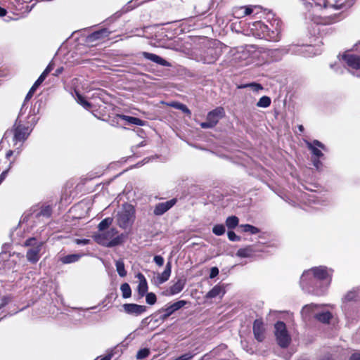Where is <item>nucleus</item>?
<instances>
[{"label": "nucleus", "mask_w": 360, "mask_h": 360, "mask_svg": "<svg viewBox=\"0 0 360 360\" xmlns=\"http://www.w3.org/2000/svg\"><path fill=\"white\" fill-rule=\"evenodd\" d=\"M332 271L326 266L311 268L303 272L300 278V286L303 290L316 295H322L331 281Z\"/></svg>", "instance_id": "nucleus-1"}, {"label": "nucleus", "mask_w": 360, "mask_h": 360, "mask_svg": "<svg viewBox=\"0 0 360 360\" xmlns=\"http://www.w3.org/2000/svg\"><path fill=\"white\" fill-rule=\"evenodd\" d=\"M21 117L18 115L16 121L13 125L11 132H13V141L16 145L18 143H22L29 136L32 131L33 127L37 124V119L33 117L31 121H28L30 125H24L21 123ZM22 144H20L21 146Z\"/></svg>", "instance_id": "nucleus-2"}, {"label": "nucleus", "mask_w": 360, "mask_h": 360, "mask_svg": "<svg viewBox=\"0 0 360 360\" xmlns=\"http://www.w3.org/2000/svg\"><path fill=\"white\" fill-rule=\"evenodd\" d=\"M221 54L220 43L218 41H209L200 53L198 60L203 63L212 64Z\"/></svg>", "instance_id": "nucleus-3"}, {"label": "nucleus", "mask_w": 360, "mask_h": 360, "mask_svg": "<svg viewBox=\"0 0 360 360\" xmlns=\"http://www.w3.org/2000/svg\"><path fill=\"white\" fill-rule=\"evenodd\" d=\"M96 242L105 247H115L123 242V234H118L116 229L111 228L109 230L98 233L94 236Z\"/></svg>", "instance_id": "nucleus-4"}, {"label": "nucleus", "mask_w": 360, "mask_h": 360, "mask_svg": "<svg viewBox=\"0 0 360 360\" xmlns=\"http://www.w3.org/2000/svg\"><path fill=\"white\" fill-rule=\"evenodd\" d=\"M314 45L311 41L309 44L296 45L290 44L285 47L278 49V51L282 54L292 53L295 55H302L305 57H310L316 54Z\"/></svg>", "instance_id": "nucleus-5"}, {"label": "nucleus", "mask_w": 360, "mask_h": 360, "mask_svg": "<svg viewBox=\"0 0 360 360\" xmlns=\"http://www.w3.org/2000/svg\"><path fill=\"white\" fill-rule=\"evenodd\" d=\"M135 219V209L130 204L123 205L122 210L118 212L117 216V224L120 228L127 229L130 227Z\"/></svg>", "instance_id": "nucleus-6"}, {"label": "nucleus", "mask_w": 360, "mask_h": 360, "mask_svg": "<svg viewBox=\"0 0 360 360\" xmlns=\"http://www.w3.org/2000/svg\"><path fill=\"white\" fill-rule=\"evenodd\" d=\"M274 328L278 344L283 348L287 347L290 342V337L288 333L285 323L278 321L275 323Z\"/></svg>", "instance_id": "nucleus-7"}, {"label": "nucleus", "mask_w": 360, "mask_h": 360, "mask_svg": "<svg viewBox=\"0 0 360 360\" xmlns=\"http://www.w3.org/2000/svg\"><path fill=\"white\" fill-rule=\"evenodd\" d=\"M304 142L308 149L311 150L313 158H321L323 157V153L321 152V149L324 151L327 150L324 144L318 140H314L312 142L304 141Z\"/></svg>", "instance_id": "nucleus-8"}, {"label": "nucleus", "mask_w": 360, "mask_h": 360, "mask_svg": "<svg viewBox=\"0 0 360 360\" xmlns=\"http://www.w3.org/2000/svg\"><path fill=\"white\" fill-rule=\"evenodd\" d=\"M270 26H268L267 31L263 34H259L260 38H264L266 40L271 41H278L281 39V28L278 27V22L276 27L273 24H270Z\"/></svg>", "instance_id": "nucleus-9"}, {"label": "nucleus", "mask_w": 360, "mask_h": 360, "mask_svg": "<svg viewBox=\"0 0 360 360\" xmlns=\"http://www.w3.org/2000/svg\"><path fill=\"white\" fill-rule=\"evenodd\" d=\"M258 252H265V250L264 248H260L259 245H248L243 248H240L236 252V256L241 258H249L252 257Z\"/></svg>", "instance_id": "nucleus-10"}, {"label": "nucleus", "mask_w": 360, "mask_h": 360, "mask_svg": "<svg viewBox=\"0 0 360 360\" xmlns=\"http://www.w3.org/2000/svg\"><path fill=\"white\" fill-rule=\"evenodd\" d=\"M176 203V198L171 199L166 202H159L155 205L153 214L155 216H161L171 209Z\"/></svg>", "instance_id": "nucleus-11"}, {"label": "nucleus", "mask_w": 360, "mask_h": 360, "mask_svg": "<svg viewBox=\"0 0 360 360\" xmlns=\"http://www.w3.org/2000/svg\"><path fill=\"white\" fill-rule=\"evenodd\" d=\"M111 31L106 28H103L99 30L95 31L86 37V41L89 44H93L99 40H103L108 37Z\"/></svg>", "instance_id": "nucleus-12"}, {"label": "nucleus", "mask_w": 360, "mask_h": 360, "mask_svg": "<svg viewBox=\"0 0 360 360\" xmlns=\"http://www.w3.org/2000/svg\"><path fill=\"white\" fill-rule=\"evenodd\" d=\"M186 283V280L184 278H178L177 281L169 289L163 292L166 296H172L176 295L181 292L184 288Z\"/></svg>", "instance_id": "nucleus-13"}, {"label": "nucleus", "mask_w": 360, "mask_h": 360, "mask_svg": "<svg viewBox=\"0 0 360 360\" xmlns=\"http://www.w3.org/2000/svg\"><path fill=\"white\" fill-rule=\"evenodd\" d=\"M122 307L125 313L136 316L141 315L146 311V306L137 304H124Z\"/></svg>", "instance_id": "nucleus-14"}, {"label": "nucleus", "mask_w": 360, "mask_h": 360, "mask_svg": "<svg viewBox=\"0 0 360 360\" xmlns=\"http://www.w3.org/2000/svg\"><path fill=\"white\" fill-rule=\"evenodd\" d=\"M345 63L352 69H360V56L352 53H345L342 56Z\"/></svg>", "instance_id": "nucleus-15"}, {"label": "nucleus", "mask_w": 360, "mask_h": 360, "mask_svg": "<svg viewBox=\"0 0 360 360\" xmlns=\"http://www.w3.org/2000/svg\"><path fill=\"white\" fill-rule=\"evenodd\" d=\"M141 55L145 59L149 60L162 66L172 67V64L169 62L156 54L143 51L141 53Z\"/></svg>", "instance_id": "nucleus-16"}, {"label": "nucleus", "mask_w": 360, "mask_h": 360, "mask_svg": "<svg viewBox=\"0 0 360 360\" xmlns=\"http://www.w3.org/2000/svg\"><path fill=\"white\" fill-rule=\"evenodd\" d=\"M224 116V110L222 107H217L208 112L207 119L214 126L217 124L219 120Z\"/></svg>", "instance_id": "nucleus-17"}, {"label": "nucleus", "mask_w": 360, "mask_h": 360, "mask_svg": "<svg viewBox=\"0 0 360 360\" xmlns=\"http://www.w3.org/2000/svg\"><path fill=\"white\" fill-rule=\"evenodd\" d=\"M256 8L252 6L235 7L233 10V15L236 18H242L250 15Z\"/></svg>", "instance_id": "nucleus-18"}, {"label": "nucleus", "mask_w": 360, "mask_h": 360, "mask_svg": "<svg viewBox=\"0 0 360 360\" xmlns=\"http://www.w3.org/2000/svg\"><path fill=\"white\" fill-rule=\"evenodd\" d=\"M41 248L42 246H40V244L37 247L29 248L26 253L27 260L32 264L37 263L40 259Z\"/></svg>", "instance_id": "nucleus-19"}, {"label": "nucleus", "mask_w": 360, "mask_h": 360, "mask_svg": "<svg viewBox=\"0 0 360 360\" xmlns=\"http://www.w3.org/2000/svg\"><path fill=\"white\" fill-rule=\"evenodd\" d=\"M254 336L257 340L262 342L264 339V329L263 323L260 320H255L253 323Z\"/></svg>", "instance_id": "nucleus-20"}, {"label": "nucleus", "mask_w": 360, "mask_h": 360, "mask_svg": "<svg viewBox=\"0 0 360 360\" xmlns=\"http://www.w3.org/2000/svg\"><path fill=\"white\" fill-rule=\"evenodd\" d=\"M268 26L261 21H255L252 23L250 29L255 36L260 38L259 34H263L267 31Z\"/></svg>", "instance_id": "nucleus-21"}, {"label": "nucleus", "mask_w": 360, "mask_h": 360, "mask_svg": "<svg viewBox=\"0 0 360 360\" xmlns=\"http://www.w3.org/2000/svg\"><path fill=\"white\" fill-rule=\"evenodd\" d=\"M136 277L138 278L139 281L138 287H137L138 293H139V296L141 297H142L146 295V293L148 291L147 281H146L145 276H143V274H142L141 273H139L136 275Z\"/></svg>", "instance_id": "nucleus-22"}, {"label": "nucleus", "mask_w": 360, "mask_h": 360, "mask_svg": "<svg viewBox=\"0 0 360 360\" xmlns=\"http://www.w3.org/2000/svg\"><path fill=\"white\" fill-rule=\"evenodd\" d=\"M186 304L187 301L186 300H179L165 308L161 309V311H167V313L171 316L175 311L184 307Z\"/></svg>", "instance_id": "nucleus-23"}, {"label": "nucleus", "mask_w": 360, "mask_h": 360, "mask_svg": "<svg viewBox=\"0 0 360 360\" xmlns=\"http://www.w3.org/2000/svg\"><path fill=\"white\" fill-rule=\"evenodd\" d=\"M225 294V290L224 287L219 284L216 285L210 290L206 295V298H215L217 296H223Z\"/></svg>", "instance_id": "nucleus-24"}, {"label": "nucleus", "mask_w": 360, "mask_h": 360, "mask_svg": "<svg viewBox=\"0 0 360 360\" xmlns=\"http://www.w3.org/2000/svg\"><path fill=\"white\" fill-rule=\"evenodd\" d=\"M117 117L122 120L127 121L129 124L137 126H143L145 124V121L138 117L128 116L125 115H117Z\"/></svg>", "instance_id": "nucleus-25"}, {"label": "nucleus", "mask_w": 360, "mask_h": 360, "mask_svg": "<svg viewBox=\"0 0 360 360\" xmlns=\"http://www.w3.org/2000/svg\"><path fill=\"white\" fill-rule=\"evenodd\" d=\"M319 307L317 304H309L305 305L302 311L301 314L304 319H307L310 317L311 315L315 311V310Z\"/></svg>", "instance_id": "nucleus-26"}, {"label": "nucleus", "mask_w": 360, "mask_h": 360, "mask_svg": "<svg viewBox=\"0 0 360 360\" xmlns=\"http://www.w3.org/2000/svg\"><path fill=\"white\" fill-rule=\"evenodd\" d=\"M38 87L35 86V85H32L28 93L27 94L24 102L22 105V107L20 110V116H22V115L25 112L28 106L27 105V102L33 96L34 93Z\"/></svg>", "instance_id": "nucleus-27"}, {"label": "nucleus", "mask_w": 360, "mask_h": 360, "mask_svg": "<svg viewBox=\"0 0 360 360\" xmlns=\"http://www.w3.org/2000/svg\"><path fill=\"white\" fill-rule=\"evenodd\" d=\"M81 257H82V255H80V254H70V255H65L63 257H60L59 260L63 264H68L75 263V262L79 261V259Z\"/></svg>", "instance_id": "nucleus-28"}, {"label": "nucleus", "mask_w": 360, "mask_h": 360, "mask_svg": "<svg viewBox=\"0 0 360 360\" xmlns=\"http://www.w3.org/2000/svg\"><path fill=\"white\" fill-rule=\"evenodd\" d=\"M314 317L316 319H317L319 321L323 323H328L330 319H332L333 316L330 311H326L315 314Z\"/></svg>", "instance_id": "nucleus-29"}, {"label": "nucleus", "mask_w": 360, "mask_h": 360, "mask_svg": "<svg viewBox=\"0 0 360 360\" xmlns=\"http://www.w3.org/2000/svg\"><path fill=\"white\" fill-rule=\"evenodd\" d=\"M171 271H172V265H171V263L169 262L167 263L164 271L161 274V275H160L158 277L159 283H163L165 281H167L170 276Z\"/></svg>", "instance_id": "nucleus-30"}, {"label": "nucleus", "mask_w": 360, "mask_h": 360, "mask_svg": "<svg viewBox=\"0 0 360 360\" xmlns=\"http://www.w3.org/2000/svg\"><path fill=\"white\" fill-rule=\"evenodd\" d=\"M52 214V208L50 205L42 206L40 210L35 213V217L39 218L41 217L49 218Z\"/></svg>", "instance_id": "nucleus-31"}, {"label": "nucleus", "mask_w": 360, "mask_h": 360, "mask_svg": "<svg viewBox=\"0 0 360 360\" xmlns=\"http://www.w3.org/2000/svg\"><path fill=\"white\" fill-rule=\"evenodd\" d=\"M360 297L359 295V289H354L351 291H349L347 295L345 296L344 300L345 302H356L359 298Z\"/></svg>", "instance_id": "nucleus-32"}, {"label": "nucleus", "mask_w": 360, "mask_h": 360, "mask_svg": "<svg viewBox=\"0 0 360 360\" xmlns=\"http://www.w3.org/2000/svg\"><path fill=\"white\" fill-rule=\"evenodd\" d=\"M335 4H330V6L331 7H333L336 9H341V8H349L352 4H353V2H349V1H345V2H341L342 0H333Z\"/></svg>", "instance_id": "nucleus-33"}, {"label": "nucleus", "mask_w": 360, "mask_h": 360, "mask_svg": "<svg viewBox=\"0 0 360 360\" xmlns=\"http://www.w3.org/2000/svg\"><path fill=\"white\" fill-rule=\"evenodd\" d=\"M239 89H246V88H250L253 91L258 92L260 90L263 89V86L258 83L256 82H251V83H247L245 84H242L238 86Z\"/></svg>", "instance_id": "nucleus-34"}, {"label": "nucleus", "mask_w": 360, "mask_h": 360, "mask_svg": "<svg viewBox=\"0 0 360 360\" xmlns=\"http://www.w3.org/2000/svg\"><path fill=\"white\" fill-rule=\"evenodd\" d=\"M239 219L236 216H231L226 219V226L229 229H233L238 225Z\"/></svg>", "instance_id": "nucleus-35"}, {"label": "nucleus", "mask_w": 360, "mask_h": 360, "mask_svg": "<svg viewBox=\"0 0 360 360\" xmlns=\"http://www.w3.org/2000/svg\"><path fill=\"white\" fill-rule=\"evenodd\" d=\"M113 219L110 217H107L103 219L98 225V229L100 231L103 232L107 229L112 223Z\"/></svg>", "instance_id": "nucleus-36"}, {"label": "nucleus", "mask_w": 360, "mask_h": 360, "mask_svg": "<svg viewBox=\"0 0 360 360\" xmlns=\"http://www.w3.org/2000/svg\"><path fill=\"white\" fill-rule=\"evenodd\" d=\"M40 244V246H43L44 243L38 240L36 238H29L25 241L24 245L26 247L34 248L37 247Z\"/></svg>", "instance_id": "nucleus-37"}, {"label": "nucleus", "mask_w": 360, "mask_h": 360, "mask_svg": "<svg viewBox=\"0 0 360 360\" xmlns=\"http://www.w3.org/2000/svg\"><path fill=\"white\" fill-rule=\"evenodd\" d=\"M116 270L121 277H124L127 275V271L124 268V264L122 260H117L115 262Z\"/></svg>", "instance_id": "nucleus-38"}, {"label": "nucleus", "mask_w": 360, "mask_h": 360, "mask_svg": "<svg viewBox=\"0 0 360 360\" xmlns=\"http://www.w3.org/2000/svg\"><path fill=\"white\" fill-rule=\"evenodd\" d=\"M170 106L180 110L184 113L190 115L191 114V110L187 108V106L183 103H179V102H172L169 104Z\"/></svg>", "instance_id": "nucleus-39"}, {"label": "nucleus", "mask_w": 360, "mask_h": 360, "mask_svg": "<svg viewBox=\"0 0 360 360\" xmlns=\"http://www.w3.org/2000/svg\"><path fill=\"white\" fill-rule=\"evenodd\" d=\"M240 227L242 228L243 231L249 232L251 234H257L259 232V229L258 228L250 224H241Z\"/></svg>", "instance_id": "nucleus-40"}, {"label": "nucleus", "mask_w": 360, "mask_h": 360, "mask_svg": "<svg viewBox=\"0 0 360 360\" xmlns=\"http://www.w3.org/2000/svg\"><path fill=\"white\" fill-rule=\"evenodd\" d=\"M120 290L122 293V297L124 298H129L131 295V290L129 285L127 283H124L121 285Z\"/></svg>", "instance_id": "nucleus-41"}, {"label": "nucleus", "mask_w": 360, "mask_h": 360, "mask_svg": "<svg viewBox=\"0 0 360 360\" xmlns=\"http://www.w3.org/2000/svg\"><path fill=\"white\" fill-rule=\"evenodd\" d=\"M77 101L85 109L89 110L91 108V103L85 100L79 94L77 93Z\"/></svg>", "instance_id": "nucleus-42"}, {"label": "nucleus", "mask_w": 360, "mask_h": 360, "mask_svg": "<svg viewBox=\"0 0 360 360\" xmlns=\"http://www.w3.org/2000/svg\"><path fill=\"white\" fill-rule=\"evenodd\" d=\"M271 104V98L269 96H264L259 98L257 105L260 108H267Z\"/></svg>", "instance_id": "nucleus-43"}, {"label": "nucleus", "mask_w": 360, "mask_h": 360, "mask_svg": "<svg viewBox=\"0 0 360 360\" xmlns=\"http://www.w3.org/2000/svg\"><path fill=\"white\" fill-rule=\"evenodd\" d=\"M150 353V349L148 348L141 349L138 351L136 357L137 359H139V360L143 359L148 357L149 356Z\"/></svg>", "instance_id": "nucleus-44"}, {"label": "nucleus", "mask_w": 360, "mask_h": 360, "mask_svg": "<svg viewBox=\"0 0 360 360\" xmlns=\"http://www.w3.org/2000/svg\"><path fill=\"white\" fill-rule=\"evenodd\" d=\"M225 227L223 224H216L212 228V232L216 236H222L225 233Z\"/></svg>", "instance_id": "nucleus-45"}, {"label": "nucleus", "mask_w": 360, "mask_h": 360, "mask_svg": "<svg viewBox=\"0 0 360 360\" xmlns=\"http://www.w3.org/2000/svg\"><path fill=\"white\" fill-rule=\"evenodd\" d=\"M12 302V297L11 295L2 296L0 297V310L7 306Z\"/></svg>", "instance_id": "nucleus-46"}, {"label": "nucleus", "mask_w": 360, "mask_h": 360, "mask_svg": "<svg viewBox=\"0 0 360 360\" xmlns=\"http://www.w3.org/2000/svg\"><path fill=\"white\" fill-rule=\"evenodd\" d=\"M146 302L150 304V305H153L154 304H155L156 301H157V298H156V295L155 293L153 292H146Z\"/></svg>", "instance_id": "nucleus-47"}, {"label": "nucleus", "mask_w": 360, "mask_h": 360, "mask_svg": "<svg viewBox=\"0 0 360 360\" xmlns=\"http://www.w3.org/2000/svg\"><path fill=\"white\" fill-rule=\"evenodd\" d=\"M313 3L316 6H323L327 8L330 6V2L326 0H312Z\"/></svg>", "instance_id": "nucleus-48"}, {"label": "nucleus", "mask_w": 360, "mask_h": 360, "mask_svg": "<svg viewBox=\"0 0 360 360\" xmlns=\"http://www.w3.org/2000/svg\"><path fill=\"white\" fill-rule=\"evenodd\" d=\"M228 238L231 241H240V237L237 236L233 231H229L227 233Z\"/></svg>", "instance_id": "nucleus-49"}, {"label": "nucleus", "mask_w": 360, "mask_h": 360, "mask_svg": "<svg viewBox=\"0 0 360 360\" xmlns=\"http://www.w3.org/2000/svg\"><path fill=\"white\" fill-rule=\"evenodd\" d=\"M153 260L159 266H162L164 264V258L160 255L155 256Z\"/></svg>", "instance_id": "nucleus-50"}, {"label": "nucleus", "mask_w": 360, "mask_h": 360, "mask_svg": "<svg viewBox=\"0 0 360 360\" xmlns=\"http://www.w3.org/2000/svg\"><path fill=\"white\" fill-rule=\"evenodd\" d=\"M200 127L202 128V129H210V128H213L215 126L214 124H212L207 118H206V121L205 122H201L200 123Z\"/></svg>", "instance_id": "nucleus-51"}, {"label": "nucleus", "mask_w": 360, "mask_h": 360, "mask_svg": "<svg viewBox=\"0 0 360 360\" xmlns=\"http://www.w3.org/2000/svg\"><path fill=\"white\" fill-rule=\"evenodd\" d=\"M46 77L47 76L46 75H44V73L42 72L41 75L39 77V78L37 79V81L34 82V85H35V86L37 87H39V86L45 80Z\"/></svg>", "instance_id": "nucleus-52"}, {"label": "nucleus", "mask_w": 360, "mask_h": 360, "mask_svg": "<svg viewBox=\"0 0 360 360\" xmlns=\"http://www.w3.org/2000/svg\"><path fill=\"white\" fill-rule=\"evenodd\" d=\"M219 274V269L217 267L214 266L211 268L210 269V278H214Z\"/></svg>", "instance_id": "nucleus-53"}, {"label": "nucleus", "mask_w": 360, "mask_h": 360, "mask_svg": "<svg viewBox=\"0 0 360 360\" xmlns=\"http://www.w3.org/2000/svg\"><path fill=\"white\" fill-rule=\"evenodd\" d=\"M313 165L316 168V169H320L322 167V162L320 161L319 158H313L312 159Z\"/></svg>", "instance_id": "nucleus-54"}, {"label": "nucleus", "mask_w": 360, "mask_h": 360, "mask_svg": "<svg viewBox=\"0 0 360 360\" xmlns=\"http://www.w3.org/2000/svg\"><path fill=\"white\" fill-rule=\"evenodd\" d=\"M54 64L52 61L49 63V64L47 65L46 69L44 70L43 73L44 75H46V76L49 75V73L53 69Z\"/></svg>", "instance_id": "nucleus-55"}, {"label": "nucleus", "mask_w": 360, "mask_h": 360, "mask_svg": "<svg viewBox=\"0 0 360 360\" xmlns=\"http://www.w3.org/2000/svg\"><path fill=\"white\" fill-rule=\"evenodd\" d=\"M89 239H76L75 240V243L77 244V245H86L89 243Z\"/></svg>", "instance_id": "nucleus-56"}, {"label": "nucleus", "mask_w": 360, "mask_h": 360, "mask_svg": "<svg viewBox=\"0 0 360 360\" xmlns=\"http://www.w3.org/2000/svg\"><path fill=\"white\" fill-rule=\"evenodd\" d=\"M160 311H162L163 314L160 316V319L162 320V321H165L166 320L169 316H170V315L167 313V311H161V309L160 310Z\"/></svg>", "instance_id": "nucleus-57"}, {"label": "nucleus", "mask_w": 360, "mask_h": 360, "mask_svg": "<svg viewBox=\"0 0 360 360\" xmlns=\"http://www.w3.org/2000/svg\"><path fill=\"white\" fill-rule=\"evenodd\" d=\"M21 310H22V309H20V310H15V309H14V310H13V311H11V312H7V313L4 316V317H3V318L6 317L7 316H12V315H14V314H17L18 311H21Z\"/></svg>", "instance_id": "nucleus-58"}, {"label": "nucleus", "mask_w": 360, "mask_h": 360, "mask_svg": "<svg viewBox=\"0 0 360 360\" xmlns=\"http://www.w3.org/2000/svg\"><path fill=\"white\" fill-rule=\"evenodd\" d=\"M8 173V171L6 170V171H4L1 175H0V183L1 184V182L4 180V179L6 178V174Z\"/></svg>", "instance_id": "nucleus-59"}, {"label": "nucleus", "mask_w": 360, "mask_h": 360, "mask_svg": "<svg viewBox=\"0 0 360 360\" xmlns=\"http://www.w3.org/2000/svg\"><path fill=\"white\" fill-rule=\"evenodd\" d=\"M350 360H360V354H354L352 355Z\"/></svg>", "instance_id": "nucleus-60"}, {"label": "nucleus", "mask_w": 360, "mask_h": 360, "mask_svg": "<svg viewBox=\"0 0 360 360\" xmlns=\"http://www.w3.org/2000/svg\"><path fill=\"white\" fill-rule=\"evenodd\" d=\"M63 67L59 68H58V69L56 70V72H55V73H54V75H55V76H58V75H59L60 74H61V73L63 72Z\"/></svg>", "instance_id": "nucleus-61"}, {"label": "nucleus", "mask_w": 360, "mask_h": 360, "mask_svg": "<svg viewBox=\"0 0 360 360\" xmlns=\"http://www.w3.org/2000/svg\"><path fill=\"white\" fill-rule=\"evenodd\" d=\"M6 10L2 7H0V16L3 17L6 15Z\"/></svg>", "instance_id": "nucleus-62"}, {"label": "nucleus", "mask_w": 360, "mask_h": 360, "mask_svg": "<svg viewBox=\"0 0 360 360\" xmlns=\"http://www.w3.org/2000/svg\"><path fill=\"white\" fill-rule=\"evenodd\" d=\"M112 356V354H108L105 355V356H103V358H101L100 360H110Z\"/></svg>", "instance_id": "nucleus-63"}, {"label": "nucleus", "mask_w": 360, "mask_h": 360, "mask_svg": "<svg viewBox=\"0 0 360 360\" xmlns=\"http://www.w3.org/2000/svg\"><path fill=\"white\" fill-rule=\"evenodd\" d=\"M339 17V15H334L333 16H331L330 18H332L331 20V22H336V21H338L339 19H338Z\"/></svg>", "instance_id": "nucleus-64"}]
</instances>
